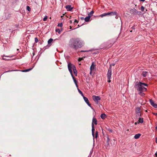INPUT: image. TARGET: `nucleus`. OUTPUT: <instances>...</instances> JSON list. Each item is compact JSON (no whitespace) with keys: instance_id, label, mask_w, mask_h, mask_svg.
<instances>
[{"instance_id":"obj_46","label":"nucleus","mask_w":157,"mask_h":157,"mask_svg":"<svg viewBox=\"0 0 157 157\" xmlns=\"http://www.w3.org/2000/svg\"><path fill=\"white\" fill-rule=\"evenodd\" d=\"M86 51H82L81 52H86Z\"/></svg>"},{"instance_id":"obj_52","label":"nucleus","mask_w":157,"mask_h":157,"mask_svg":"<svg viewBox=\"0 0 157 157\" xmlns=\"http://www.w3.org/2000/svg\"><path fill=\"white\" fill-rule=\"evenodd\" d=\"M155 115H157V113H156V114H155Z\"/></svg>"},{"instance_id":"obj_42","label":"nucleus","mask_w":157,"mask_h":157,"mask_svg":"<svg viewBox=\"0 0 157 157\" xmlns=\"http://www.w3.org/2000/svg\"><path fill=\"white\" fill-rule=\"evenodd\" d=\"M155 142L156 143H157V137L155 138Z\"/></svg>"},{"instance_id":"obj_24","label":"nucleus","mask_w":157,"mask_h":157,"mask_svg":"<svg viewBox=\"0 0 157 157\" xmlns=\"http://www.w3.org/2000/svg\"><path fill=\"white\" fill-rule=\"evenodd\" d=\"M101 117L102 119H105L106 117V115L105 114H102L101 115Z\"/></svg>"},{"instance_id":"obj_47","label":"nucleus","mask_w":157,"mask_h":157,"mask_svg":"<svg viewBox=\"0 0 157 157\" xmlns=\"http://www.w3.org/2000/svg\"><path fill=\"white\" fill-rule=\"evenodd\" d=\"M70 22L71 23H72V21L71 20L70 21Z\"/></svg>"},{"instance_id":"obj_34","label":"nucleus","mask_w":157,"mask_h":157,"mask_svg":"<svg viewBox=\"0 0 157 157\" xmlns=\"http://www.w3.org/2000/svg\"><path fill=\"white\" fill-rule=\"evenodd\" d=\"M32 69H26V70H25L24 71V72H27V71H30Z\"/></svg>"},{"instance_id":"obj_36","label":"nucleus","mask_w":157,"mask_h":157,"mask_svg":"<svg viewBox=\"0 0 157 157\" xmlns=\"http://www.w3.org/2000/svg\"><path fill=\"white\" fill-rule=\"evenodd\" d=\"M35 42L37 43L38 41V39L36 37L35 38Z\"/></svg>"},{"instance_id":"obj_13","label":"nucleus","mask_w":157,"mask_h":157,"mask_svg":"<svg viewBox=\"0 0 157 157\" xmlns=\"http://www.w3.org/2000/svg\"><path fill=\"white\" fill-rule=\"evenodd\" d=\"M117 14V13L116 11L111 12L108 13V15L113 16L116 15Z\"/></svg>"},{"instance_id":"obj_49","label":"nucleus","mask_w":157,"mask_h":157,"mask_svg":"<svg viewBox=\"0 0 157 157\" xmlns=\"http://www.w3.org/2000/svg\"><path fill=\"white\" fill-rule=\"evenodd\" d=\"M63 17V16H61V18H62Z\"/></svg>"},{"instance_id":"obj_9","label":"nucleus","mask_w":157,"mask_h":157,"mask_svg":"<svg viewBox=\"0 0 157 157\" xmlns=\"http://www.w3.org/2000/svg\"><path fill=\"white\" fill-rule=\"evenodd\" d=\"M150 102L151 105L154 107L157 108V104L155 103L154 101L151 99L150 100Z\"/></svg>"},{"instance_id":"obj_44","label":"nucleus","mask_w":157,"mask_h":157,"mask_svg":"<svg viewBox=\"0 0 157 157\" xmlns=\"http://www.w3.org/2000/svg\"><path fill=\"white\" fill-rule=\"evenodd\" d=\"M90 71V75H91L92 74V71Z\"/></svg>"},{"instance_id":"obj_30","label":"nucleus","mask_w":157,"mask_h":157,"mask_svg":"<svg viewBox=\"0 0 157 157\" xmlns=\"http://www.w3.org/2000/svg\"><path fill=\"white\" fill-rule=\"evenodd\" d=\"M107 144H108V145H109V136H107Z\"/></svg>"},{"instance_id":"obj_26","label":"nucleus","mask_w":157,"mask_h":157,"mask_svg":"<svg viewBox=\"0 0 157 157\" xmlns=\"http://www.w3.org/2000/svg\"><path fill=\"white\" fill-rule=\"evenodd\" d=\"M78 90L79 93L83 97L84 96L83 94L82 93V92L78 88Z\"/></svg>"},{"instance_id":"obj_53","label":"nucleus","mask_w":157,"mask_h":157,"mask_svg":"<svg viewBox=\"0 0 157 157\" xmlns=\"http://www.w3.org/2000/svg\"><path fill=\"white\" fill-rule=\"evenodd\" d=\"M130 32H132V30L130 31Z\"/></svg>"},{"instance_id":"obj_51","label":"nucleus","mask_w":157,"mask_h":157,"mask_svg":"<svg viewBox=\"0 0 157 157\" xmlns=\"http://www.w3.org/2000/svg\"><path fill=\"white\" fill-rule=\"evenodd\" d=\"M155 128L157 129V126H156Z\"/></svg>"},{"instance_id":"obj_31","label":"nucleus","mask_w":157,"mask_h":157,"mask_svg":"<svg viewBox=\"0 0 157 157\" xmlns=\"http://www.w3.org/2000/svg\"><path fill=\"white\" fill-rule=\"evenodd\" d=\"M47 18H48V17L46 15L45 17H44V18H43V21H45L47 20Z\"/></svg>"},{"instance_id":"obj_33","label":"nucleus","mask_w":157,"mask_h":157,"mask_svg":"<svg viewBox=\"0 0 157 157\" xmlns=\"http://www.w3.org/2000/svg\"><path fill=\"white\" fill-rule=\"evenodd\" d=\"M144 7L143 6H141V10L142 11H144Z\"/></svg>"},{"instance_id":"obj_43","label":"nucleus","mask_w":157,"mask_h":157,"mask_svg":"<svg viewBox=\"0 0 157 157\" xmlns=\"http://www.w3.org/2000/svg\"><path fill=\"white\" fill-rule=\"evenodd\" d=\"M155 155L156 156V157H157V152H156L155 154Z\"/></svg>"},{"instance_id":"obj_32","label":"nucleus","mask_w":157,"mask_h":157,"mask_svg":"<svg viewBox=\"0 0 157 157\" xmlns=\"http://www.w3.org/2000/svg\"><path fill=\"white\" fill-rule=\"evenodd\" d=\"M58 26L60 27H62L63 26V23H59L58 25Z\"/></svg>"},{"instance_id":"obj_45","label":"nucleus","mask_w":157,"mask_h":157,"mask_svg":"<svg viewBox=\"0 0 157 157\" xmlns=\"http://www.w3.org/2000/svg\"><path fill=\"white\" fill-rule=\"evenodd\" d=\"M140 1L144 2L145 1V0H140Z\"/></svg>"},{"instance_id":"obj_23","label":"nucleus","mask_w":157,"mask_h":157,"mask_svg":"<svg viewBox=\"0 0 157 157\" xmlns=\"http://www.w3.org/2000/svg\"><path fill=\"white\" fill-rule=\"evenodd\" d=\"M115 142L116 141L114 139H113V140H111V145L113 146L114 145L115 143Z\"/></svg>"},{"instance_id":"obj_21","label":"nucleus","mask_w":157,"mask_h":157,"mask_svg":"<svg viewBox=\"0 0 157 157\" xmlns=\"http://www.w3.org/2000/svg\"><path fill=\"white\" fill-rule=\"evenodd\" d=\"M147 71H143L142 73V75L144 77H145L147 76Z\"/></svg>"},{"instance_id":"obj_50","label":"nucleus","mask_w":157,"mask_h":157,"mask_svg":"<svg viewBox=\"0 0 157 157\" xmlns=\"http://www.w3.org/2000/svg\"><path fill=\"white\" fill-rule=\"evenodd\" d=\"M137 124V122H135V124Z\"/></svg>"},{"instance_id":"obj_54","label":"nucleus","mask_w":157,"mask_h":157,"mask_svg":"<svg viewBox=\"0 0 157 157\" xmlns=\"http://www.w3.org/2000/svg\"><path fill=\"white\" fill-rule=\"evenodd\" d=\"M70 29H71V26H70Z\"/></svg>"},{"instance_id":"obj_2","label":"nucleus","mask_w":157,"mask_h":157,"mask_svg":"<svg viewBox=\"0 0 157 157\" xmlns=\"http://www.w3.org/2000/svg\"><path fill=\"white\" fill-rule=\"evenodd\" d=\"M147 86V84L141 82H136L135 84V87L139 91H146L147 89L144 86Z\"/></svg>"},{"instance_id":"obj_37","label":"nucleus","mask_w":157,"mask_h":157,"mask_svg":"<svg viewBox=\"0 0 157 157\" xmlns=\"http://www.w3.org/2000/svg\"><path fill=\"white\" fill-rule=\"evenodd\" d=\"M141 13V12L140 11H137V12L136 13V14H137L138 15L140 14Z\"/></svg>"},{"instance_id":"obj_6","label":"nucleus","mask_w":157,"mask_h":157,"mask_svg":"<svg viewBox=\"0 0 157 157\" xmlns=\"http://www.w3.org/2000/svg\"><path fill=\"white\" fill-rule=\"evenodd\" d=\"M92 98L94 101L97 104L98 103V101L101 99L100 97L98 96H93L92 97Z\"/></svg>"},{"instance_id":"obj_20","label":"nucleus","mask_w":157,"mask_h":157,"mask_svg":"<svg viewBox=\"0 0 157 157\" xmlns=\"http://www.w3.org/2000/svg\"><path fill=\"white\" fill-rule=\"evenodd\" d=\"M73 71L74 73L75 74V75L76 76H77V71L76 70V68L75 67L74 68V69Z\"/></svg>"},{"instance_id":"obj_22","label":"nucleus","mask_w":157,"mask_h":157,"mask_svg":"<svg viewBox=\"0 0 157 157\" xmlns=\"http://www.w3.org/2000/svg\"><path fill=\"white\" fill-rule=\"evenodd\" d=\"M108 15V13H105L102 14H101L100 15V17H103L105 16Z\"/></svg>"},{"instance_id":"obj_39","label":"nucleus","mask_w":157,"mask_h":157,"mask_svg":"<svg viewBox=\"0 0 157 157\" xmlns=\"http://www.w3.org/2000/svg\"><path fill=\"white\" fill-rule=\"evenodd\" d=\"M83 59L82 58H79L78 59V61H81Z\"/></svg>"},{"instance_id":"obj_15","label":"nucleus","mask_w":157,"mask_h":157,"mask_svg":"<svg viewBox=\"0 0 157 157\" xmlns=\"http://www.w3.org/2000/svg\"><path fill=\"white\" fill-rule=\"evenodd\" d=\"M141 136V134L138 133L135 135L134 136V138L135 139H138Z\"/></svg>"},{"instance_id":"obj_27","label":"nucleus","mask_w":157,"mask_h":157,"mask_svg":"<svg viewBox=\"0 0 157 157\" xmlns=\"http://www.w3.org/2000/svg\"><path fill=\"white\" fill-rule=\"evenodd\" d=\"M56 32H57L59 34H60L61 33V31L59 29H56Z\"/></svg>"},{"instance_id":"obj_17","label":"nucleus","mask_w":157,"mask_h":157,"mask_svg":"<svg viewBox=\"0 0 157 157\" xmlns=\"http://www.w3.org/2000/svg\"><path fill=\"white\" fill-rule=\"evenodd\" d=\"M94 13V11H92L90 13H88V16H90V17L93 15Z\"/></svg>"},{"instance_id":"obj_3","label":"nucleus","mask_w":157,"mask_h":157,"mask_svg":"<svg viewBox=\"0 0 157 157\" xmlns=\"http://www.w3.org/2000/svg\"><path fill=\"white\" fill-rule=\"evenodd\" d=\"M94 124L95 125H97V120L96 118L94 117L93 119L92 120V136L94 135V131H95V128L94 125Z\"/></svg>"},{"instance_id":"obj_28","label":"nucleus","mask_w":157,"mask_h":157,"mask_svg":"<svg viewBox=\"0 0 157 157\" xmlns=\"http://www.w3.org/2000/svg\"><path fill=\"white\" fill-rule=\"evenodd\" d=\"M139 92H140V93H139L142 96H143L145 95L144 94V93L142 92L143 91H139Z\"/></svg>"},{"instance_id":"obj_19","label":"nucleus","mask_w":157,"mask_h":157,"mask_svg":"<svg viewBox=\"0 0 157 157\" xmlns=\"http://www.w3.org/2000/svg\"><path fill=\"white\" fill-rule=\"evenodd\" d=\"M143 119L141 118H139V120L137 122L138 123H142L143 122Z\"/></svg>"},{"instance_id":"obj_12","label":"nucleus","mask_w":157,"mask_h":157,"mask_svg":"<svg viewBox=\"0 0 157 157\" xmlns=\"http://www.w3.org/2000/svg\"><path fill=\"white\" fill-rule=\"evenodd\" d=\"M130 11L131 13L135 15H136V13L137 12V10L134 8L131 10Z\"/></svg>"},{"instance_id":"obj_1","label":"nucleus","mask_w":157,"mask_h":157,"mask_svg":"<svg viewBox=\"0 0 157 157\" xmlns=\"http://www.w3.org/2000/svg\"><path fill=\"white\" fill-rule=\"evenodd\" d=\"M70 46L71 47L75 49L81 48L83 45L82 42L78 38L71 39Z\"/></svg>"},{"instance_id":"obj_18","label":"nucleus","mask_w":157,"mask_h":157,"mask_svg":"<svg viewBox=\"0 0 157 157\" xmlns=\"http://www.w3.org/2000/svg\"><path fill=\"white\" fill-rule=\"evenodd\" d=\"M90 16H89L86 17L85 18V21L86 22L90 20Z\"/></svg>"},{"instance_id":"obj_14","label":"nucleus","mask_w":157,"mask_h":157,"mask_svg":"<svg viewBox=\"0 0 157 157\" xmlns=\"http://www.w3.org/2000/svg\"><path fill=\"white\" fill-rule=\"evenodd\" d=\"M10 57L7 56H4L2 57L3 60H10Z\"/></svg>"},{"instance_id":"obj_16","label":"nucleus","mask_w":157,"mask_h":157,"mask_svg":"<svg viewBox=\"0 0 157 157\" xmlns=\"http://www.w3.org/2000/svg\"><path fill=\"white\" fill-rule=\"evenodd\" d=\"M72 77V78L73 79V80H74V81L76 86V87H78V84H77V80L75 79V78L74 77V76L73 75H72V76H71Z\"/></svg>"},{"instance_id":"obj_10","label":"nucleus","mask_w":157,"mask_h":157,"mask_svg":"<svg viewBox=\"0 0 157 157\" xmlns=\"http://www.w3.org/2000/svg\"><path fill=\"white\" fill-rule=\"evenodd\" d=\"M111 70L110 69H109L108 71V72L107 73V78L108 79H110L111 78Z\"/></svg>"},{"instance_id":"obj_41","label":"nucleus","mask_w":157,"mask_h":157,"mask_svg":"<svg viewBox=\"0 0 157 157\" xmlns=\"http://www.w3.org/2000/svg\"><path fill=\"white\" fill-rule=\"evenodd\" d=\"M108 79V82H110L111 80H110V79Z\"/></svg>"},{"instance_id":"obj_11","label":"nucleus","mask_w":157,"mask_h":157,"mask_svg":"<svg viewBox=\"0 0 157 157\" xmlns=\"http://www.w3.org/2000/svg\"><path fill=\"white\" fill-rule=\"evenodd\" d=\"M66 8L68 11H71L73 7H71V6L68 5L66 6Z\"/></svg>"},{"instance_id":"obj_7","label":"nucleus","mask_w":157,"mask_h":157,"mask_svg":"<svg viewBox=\"0 0 157 157\" xmlns=\"http://www.w3.org/2000/svg\"><path fill=\"white\" fill-rule=\"evenodd\" d=\"M96 64L93 62H92L90 68V71H94L96 69Z\"/></svg>"},{"instance_id":"obj_35","label":"nucleus","mask_w":157,"mask_h":157,"mask_svg":"<svg viewBox=\"0 0 157 157\" xmlns=\"http://www.w3.org/2000/svg\"><path fill=\"white\" fill-rule=\"evenodd\" d=\"M27 9L29 11H30V8L29 6H27L26 7Z\"/></svg>"},{"instance_id":"obj_29","label":"nucleus","mask_w":157,"mask_h":157,"mask_svg":"<svg viewBox=\"0 0 157 157\" xmlns=\"http://www.w3.org/2000/svg\"><path fill=\"white\" fill-rule=\"evenodd\" d=\"M52 41H53V39H52V38L50 39L48 41V44H50L52 42Z\"/></svg>"},{"instance_id":"obj_8","label":"nucleus","mask_w":157,"mask_h":157,"mask_svg":"<svg viewBox=\"0 0 157 157\" xmlns=\"http://www.w3.org/2000/svg\"><path fill=\"white\" fill-rule=\"evenodd\" d=\"M83 97L84 101L87 103L88 105L90 107H91V104L89 103V101L88 99L87 98L84 96H83Z\"/></svg>"},{"instance_id":"obj_25","label":"nucleus","mask_w":157,"mask_h":157,"mask_svg":"<svg viewBox=\"0 0 157 157\" xmlns=\"http://www.w3.org/2000/svg\"><path fill=\"white\" fill-rule=\"evenodd\" d=\"M98 132L96 131L95 132V134H94V135L93 136L94 137H95L96 138H97L98 137Z\"/></svg>"},{"instance_id":"obj_5","label":"nucleus","mask_w":157,"mask_h":157,"mask_svg":"<svg viewBox=\"0 0 157 157\" xmlns=\"http://www.w3.org/2000/svg\"><path fill=\"white\" fill-rule=\"evenodd\" d=\"M136 113L137 117H140L141 116V109L139 107L136 108Z\"/></svg>"},{"instance_id":"obj_55","label":"nucleus","mask_w":157,"mask_h":157,"mask_svg":"<svg viewBox=\"0 0 157 157\" xmlns=\"http://www.w3.org/2000/svg\"><path fill=\"white\" fill-rule=\"evenodd\" d=\"M71 16H70V19L71 18Z\"/></svg>"},{"instance_id":"obj_40","label":"nucleus","mask_w":157,"mask_h":157,"mask_svg":"<svg viewBox=\"0 0 157 157\" xmlns=\"http://www.w3.org/2000/svg\"><path fill=\"white\" fill-rule=\"evenodd\" d=\"M75 22H76V23L78 22V21L76 20H75L74 23H75Z\"/></svg>"},{"instance_id":"obj_4","label":"nucleus","mask_w":157,"mask_h":157,"mask_svg":"<svg viewBox=\"0 0 157 157\" xmlns=\"http://www.w3.org/2000/svg\"><path fill=\"white\" fill-rule=\"evenodd\" d=\"M75 67L74 65L71 64V63H68V68L71 76L73 75L72 74V70H73L74 69Z\"/></svg>"},{"instance_id":"obj_48","label":"nucleus","mask_w":157,"mask_h":157,"mask_svg":"<svg viewBox=\"0 0 157 157\" xmlns=\"http://www.w3.org/2000/svg\"><path fill=\"white\" fill-rule=\"evenodd\" d=\"M132 29H134V27L133 26V27H132Z\"/></svg>"},{"instance_id":"obj_38","label":"nucleus","mask_w":157,"mask_h":157,"mask_svg":"<svg viewBox=\"0 0 157 157\" xmlns=\"http://www.w3.org/2000/svg\"><path fill=\"white\" fill-rule=\"evenodd\" d=\"M115 65V64L114 63L111 64L110 65V67H109V69H110V68L111 69V66L112 65L113 66H114Z\"/></svg>"}]
</instances>
